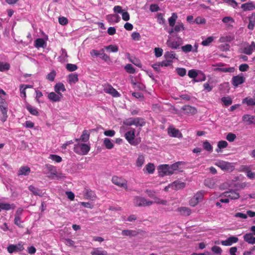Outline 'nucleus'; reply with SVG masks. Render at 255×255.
<instances>
[{
    "instance_id": "1",
    "label": "nucleus",
    "mask_w": 255,
    "mask_h": 255,
    "mask_svg": "<svg viewBox=\"0 0 255 255\" xmlns=\"http://www.w3.org/2000/svg\"><path fill=\"white\" fill-rule=\"evenodd\" d=\"M44 173L47 174V176L51 179H60L65 177L61 172H58L55 166L47 164L44 167Z\"/></svg>"
},
{
    "instance_id": "2",
    "label": "nucleus",
    "mask_w": 255,
    "mask_h": 255,
    "mask_svg": "<svg viewBox=\"0 0 255 255\" xmlns=\"http://www.w3.org/2000/svg\"><path fill=\"white\" fill-rule=\"evenodd\" d=\"M221 197L225 198L220 199L222 203H228L231 200L238 199L240 197V194L236 190L230 189L227 191L224 192L220 196Z\"/></svg>"
},
{
    "instance_id": "3",
    "label": "nucleus",
    "mask_w": 255,
    "mask_h": 255,
    "mask_svg": "<svg viewBox=\"0 0 255 255\" xmlns=\"http://www.w3.org/2000/svg\"><path fill=\"white\" fill-rule=\"evenodd\" d=\"M77 142V143L74 145V151L79 155H86L90 150V146L80 141Z\"/></svg>"
},
{
    "instance_id": "4",
    "label": "nucleus",
    "mask_w": 255,
    "mask_h": 255,
    "mask_svg": "<svg viewBox=\"0 0 255 255\" xmlns=\"http://www.w3.org/2000/svg\"><path fill=\"white\" fill-rule=\"evenodd\" d=\"M205 193V191L203 190L197 192L196 194H195V195L190 200V205L192 207H194L199 203L201 202L203 199Z\"/></svg>"
},
{
    "instance_id": "5",
    "label": "nucleus",
    "mask_w": 255,
    "mask_h": 255,
    "mask_svg": "<svg viewBox=\"0 0 255 255\" xmlns=\"http://www.w3.org/2000/svg\"><path fill=\"white\" fill-rule=\"evenodd\" d=\"M133 203L135 206H149L153 204V201H149L143 197L136 196L134 198Z\"/></svg>"
},
{
    "instance_id": "6",
    "label": "nucleus",
    "mask_w": 255,
    "mask_h": 255,
    "mask_svg": "<svg viewBox=\"0 0 255 255\" xmlns=\"http://www.w3.org/2000/svg\"><path fill=\"white\" fill-rule=\"evenodd\" d=\"M215 165L226 171L231 172L235 169L232 163L223 160L217 161L215 163Z\"/></svg>"
},
{
    "instance_id": "7",
    "label": "nucleus",
    "mask_w": 255,
    "mask_h": 255,
    "mask_svg": "<svg viewBox=\"0 0 255 255\" xmlns=\"http://www.w3.org/2000/svg\"><path fill=\"white\" fill-rule=\"evenodd\" d=\"M255 51V42L252 41L251 43L246 42L243 44L242 53L250 55Z\"/></svg>"
},
{
    "instance_id": "8",
    "label": "nucleus",
    "mask_w": 255,
    "mask_h": 255,
    "mask_svg": "<svg viewBox=\"0 0 255 255\" xmlns=\"http://www.w3.org/2000/svg\"><path fill=\"white\" fill-rule=\"evenodd\" d=\"M159 174L161 176L173 174L172 170L170 165L168 164L160 165L158 167Z\"/></svg>"
},
{
    "instance_id": "9",
    "label": "nucleus",
    "mask_w": 255,
    "mask_h": 255,
    "mask_svg": "<svg viewBox=\"0 0 255 255\" xmlns=\"http://www.w3.org/2000/svg\"><path fill=\"white\" fill-rule=\"evenodd\" d=\"M188 75L189 76V77L191 78H194V81L197 82L205 81L206 79V76L202 73H201L200 75L198 76L199 77L197 78V79H195L196 77L198 76V74L195 70H189L188 73Z\"/></svg>"
},
{
    "instance_id": "10",
    "label": "nucleus",
    "mask_w": 255,
    "mask_h": 255,
    "mask_svg": "<svg viewBox=\"0 0 255 255\" xmlns=\"http://www.w3.org/2000/svg\"><path fill=\"white\" fill-rule=\"evenodd\" d=\"M185 187V183L180 181H175L169 184L168 186L165 188V191H168V188H171L173 190H179L183 189Z\"/></svg>"
},
{
    "instance_id": "11",
    "label": "nucleus",
    "mask_w": 255,
    "mask_h": 255,
    "mask_svg": "<svg viewBox=\"0 0 255 255\" xmlns=\"http://www.w3.org/2000/svg\"><path fill=\"white\" fill-rule=\"evenodd\" d=\"M182 40L181 38L178 37L176 40H172L170 38L167 41L166 44L168 46L172 49H176L182 44Z\"/></svg>"
},
{
    "instance_id": "12",
    "label": "nucleus",
    "mask_w": 255,
    "mask_h": 255,
    "mask_svg": "<svg viewBox=\"0 0 255 255\" xmlns=\"http://www.w3.org/2000/svg\"><path fill=\"white\" fill-rule=\"evenodd\" d=\"M112 181L113 183L118 186L119 187L125 188H127V181L121 177L115 176L113 177Z\"/></svg>"
},
{
    "instance_id": "13",
    "label": "nucleus",
    "mask_w": 255,
    "mask_h": 255,
    "mask_svg": "<svg viewBox=\"0 0 255 255\" xmlns=\"http://www.w3.org/2000/svg\"><path fill=\"white\" fill-rule=\"evenodd\" d=\"M7 251L9 253L11 254L14 252H18L22 251L24 250L23 244L19 243L16 245H10L7 248Z\"/></svg>"
},
{
    "instance_id": "14",
    "label": "nucleus",
    "mask_w": 255,
    "mask_h": 255,
    "mask_svg": "<svg viewBox=\"0 0 255 255\" xmlns=\"http://www.w3.org/2000/svg\"><path fill=\"white\" fill-rule=\"evenodd\" d=\"M105 93L111 95L114 97H119L120 94L111 85H105L104 88Z\"/></svg>"
},
{
    "instance_id": "15",
    "label": "nucleus",
    "mask_w": 255,
    "mask_h": 255,
    "mask_svg": "<svg viewBox=\"0 0 255 255\" xmlns=\"http://www.w3.org/2000/svg\"><path fill=\"white\" fill-rule=\"evenodd\" d=\"M135 137V130L134 129L127 131L125 134V137L128 142L132 145H136L137 143L135 142L134 139Z\"/></svg>"
},
{
    "instance_id": "16",
    "label": "nucleus",
    "mask_w": 255,
    "mask_h": 255,
    "mask_svg": "<svg viewBox=\"0 0 255 255\" xmlns=\"http://www.w3.org/2000/svg\"><path fill=\"white\" fill-rule=\"evenodd\" d=\"M245 81V78L241 75L234 76L232 79V83L235 87H237L239 85L244 83Z\"/></svg>"
},
{
    "instance_id": "17",
    "label": "nucleus",
    "mask_w": 255,
    "mask_h": 255,
    "mask_svg": "<svg viewBox=\"0 0 255 255\" xmlns=\"http://www.w3.org/2000/svg\"><path fill=\"white\" fill-rule=\"evenodd\" d=\"M239 239L235 236H231L227 238L226 240L222 241L221 244L225 246H230L233 244L236 243L238 242Z\"/></svg>"
},
{
    "instance_id": "18",
    "label": "nucleus",
    "mask_w": 255,
    "mask_h": 255,
    "mask_svg": "<svg viewBox=\"0 0 255 255\" xmlns=\"http://www.w3.org/2000/svg\"><path fill=\"white\" fill-rule=\"evenodd\" d=\"M168 133L172 137L180 138L182 136V133L179 130L176 129L173 127H170L168 128Z\"/></svg>"
},
{
    "instance_id": "19",
    "label": "nucleus",
    "mask_w": 255,
    "mask_h": 255,
    "mask_svg": "<svg viewBox=\"0 0 255 255\" xmlns=\"http://www.w3.org/2000/svg\"><path fill=\"white\" fill-rule=\"evenodd\" d=\"M90 132L89 130L85 129L83 131L82 134L79 138H75L76 141L87 142L90 137Z\"/></svg>"
},
{
    "instance_id": "20",
    "label": "nucleus",
    "mask_w": 255,
    "mask_h": 255,
    "mask_svg": "<svg viewBox=\"0 0 255 255\" xmlns=\"http://www.w3.org/2000/svg\"><path fill=\"white\" fill-rule=\"evenodd\" d=\"M29 190L32 193V194L35 196H38L40 197H42L44 195V192L43 191L33 185H30L28 186Z\"/></svg>"
},
{
    "instance_id": "21",
    "label": "nucleus",
    "mask_w": 255,
    "mask_h": 255,
    "mask_svg": "<svg viewBox=\"0 0 255 255\" xmlns=\"http://www.w3.org/2000/svg\"><path fill=\"white\" fill-rule=\"evenodd\" d=\"M243 121L248 125L255 124V117L249 114L244 115L242 117Z\"/></svg>"
},
{
    "instance_id": "22",
    "label": "nucleus",
    "mask_w": 255,
    "mask_h": 255,
    "mask_svg": "<svg viewBox=\"0 0 255 255\" xmlns=\"http://www.w3.org/2000/svg\"><path fill=\"white\" fill-rule=\"evenodd\" d=\"M184 113L187 115H193L197 113V109L194 107L189 105H185L182 108Z\"/></svg>"
},
{
    "instance_id": "23",
    "label": "nucleus",
    "mask_w": 255,
    "mask_h": 255,
    "mask_svg": "<svg viewBox=\"0 0 255 255\" xmlns=\"http://www.w3.org/2000/svg\"><path fill=\"white\" fill-rule=\"evenodd\" d=\"M63 97L62 95H60L56 92H51L48 95V99L54 102H59L62 98Z\"/></svg>"
},
{
    "instance_id": "24",
    "label": "nucleus",
    "mask_w": 255,
    "mask_h": 255,
    "mask_svg": "<svg viewBox=\"0 0 255 255\" xmlns=\"http://www.w3.org/2000/svg\"><path fill=\"white\" fill-rule=\"evenodd\" d=\"M184 25L182 22H177L169 31V33L171 34L173 32H178L184 30Z\"/></svg>"
},
{
    "instance_id": "25",
    "label": "nucleus",
    "mask_w": 255,
    "mask_h": 255,
    "mask_svg": "<svg viewBox=\"0 0 255 255\" xmlns=\"http://www.w3.org/2000/svg\"><path fill=\"white\" fill-rule=\"evenodd\" d=\"M254 236V235L250 233H247L244 236V240L249 244H255V237Z\"/></svg>"
},
{
    "instance_id": "26",
    "label": "nucleus",
    "mask_w": 255,
    "mask_h": 255,
    "mask_svg": "<svg viewBox=\"0 0 255 255\" xmlns=\"http://www.w3.org/2000/svg\"><path fill=\"white\" fill-rule=\"evenodd\" d=\"M138 232L136 230H124L122 232V235L124 236H128L129 237H133L137 236L138 234Z\"/></svg>"
},
{
    "instance_id": "27",
    "label": "nucleus",
    "mask_w": 255,
    "mask_h": 255,
    "mask_svg": "<svg viewBox=\"0 0 255 255\" xmlns=\"http://www.w3.org/2000/svg\"><path fill=\"white\" fill-rule=\"evenodd\" d=\"M91 254V255H108V253L102 248H95L92 250Z\"/></svg>"
},
{
    "instance_id": "28",
    "label": "nucleus",
    "mask_w": 255,
    "mask_h": 255,
    "mask_svg": "<svg viewBox=\"0 0 255 255\" xmlns=\"http://www.w3.org/2000/svg\"><path fill=\"white\" fill-rule=\"evenodd\" d=\"M30 172V168L29 167H28L27 166H21L20 167V168L17 172V175L18 176H21V175L27 176L29 174Z\"/></svg>"
},
{
    "instance_id": "29",
    "label": "nucleus",
    "mask_w": 255,
    "mask_h": 255,
    "mask_svg": "<svg viewBox=\"0 0 255 255\" xmlns=\"http://www.w3.org/2000/svg\"><path fill=\"white\" fill-rule=\"evenodd\" d=\"M216 183V179L213 178H209L205 180L204 184L210 188H214Z\"/></svg>"
},
{
    "instance_id": "30",
    "label": "nucleus",
    "mask_w": 255,
    "mask_h": 255,
    "mask_svg": "<svg viewBox=\"0 0 255 255\" xmlns=\"http://www.w3.org/2000/svg\"><path fill=\"white\" fill-rule=\"evenodd\" d=\"M55 92L60 95H62L61 92H64L66 91L64 85L62 83H58L54 86Z\"/></svg>"
},
{
    "instance_id": "31",
    "label": "nucleus",
    "mask_w": 255,
    "mask_h": 255,
    "mask_svg": "<svg viewBox=\"0 0 255 255\" xmlns=\"http://www.w3.org/2000/svg\"><path fill=\"white\" fill-rule=\"evenodd\" d=\"M241 8L244 11L253 10L255 9V5L253 2H247L241 5Z\"/></svg>"
},
{
    "instance_id": "32",
    "label": "nucleus",
    "mask_w": 255,
    "mask_h": 255,
    "mask_svg": "<svg viewBox=\"0 0 255 255\" xmlns=\"http://www.w3.org/2000/svg\"><path fill=\"white\" fill-rule=\"evenodd\" d=\"M21 212L22 210L18 209L16 213L14 218V224L20 228L23 227L21 225L22 222L20 217V214H21Z\"/></svg>"
},
{
    "instance_id": "33",
    "label": "nucleus",
    "mask_w": 255,
    "mask_h": 255,
    "mask_svg": "<svg viewBox=\"0 0 255 255\" xmlns=\"http://www.w3.org/2000/svg\"><path fill=\"white\" fill-rule=\"evenodd\" d=\"M107 20L110 22L117 23L120 20V17L117 14H108L106 16Z\"/></svg>"
},
{
    "instance_id": "34",
    "label": "nucleus",
    "mask_w": 255,
    "mask_h": 255,
    "mask_svg": "<svg viewBox=\"0 0 255 255\" xmlns=\"http://www.w3.org/2000/svg\"><path fill=\"white\" fill-rule=\"evenodd\" d=\"M177 211L183 216H189L191 213V209L186 207H181L177 209Z\"/></svg>"
},
{
    "instance_id": "35",
    "label": "nucleus",
    "mask_w": 255,
    "mask_h": 255,
    "mask_svg": "<svg viewBox=\"0 0 255 255\" xmlns=\"http://www.w3.org/2000/svg\"><path fill=\"white\" fill-rule=\"evenodd\" d=\"M78 81V75L77 74H70L68 75V82L70 84H75Z\"/></svg>"
},
{
    "instance_id": "36",
    "label": "nucleus",
    "mask_w": 255,
    "mask_h": 255,
    "mask_svg": "<svg viewBox=\"0 0 255 255\" xmlns=\"http://www.w3.org/2000/svg\"><path fill=\"white\" fill-rule=\"evenodd\" d=\"M25 107L26 109L28 111V112L32 115L34 116H38V112L36 108L35 107H32L31 105H30L28 103H26L25 104Z\"/></svg>"
},
{
    "instance_id": "37",
    "label": "nucleus",
    "mask_w": 255,
    "mask_h": 255,
    "mask_svg": "<svg viewBox=\"0 0 255 255\" xmlns=\"http://www.w3.org/2000/svg\"><path fill=\"white\" fill-rule=\"evenodd\" d=\"M172 63V60L165 59L164 61L155 64L154 66H158L159 67H167L171 65Z\"/></svg>"
},
{
    "instance_id": "38",
    "label": "nucleus",
    "mask_w": 255,
    "mask_h": 255,
    "mask_svg": "<svg viewBox=\"0 0 255 255\" xmlns=\"http://www.w3.org/2000/svg\"><path fill=\"white\" fill-rule=\"evenodd\" d=\"M242 103L248 106H255V98L247 97L243 100Z\"/></svg>"
},
{
    "instance_id": "39",
    "label": "nucleus",
    "mask_w": 255,
    "mask_h": 255,
    "mask_svg": "<svg viewBox=\"0 0 255 255\" xmlns=\"http://www.w3.org/2000/svg\"><path fill=\"white\" fill-rule=\"evenodd\" d=\"M144 156L142 154L139 155L136 160V166L139 168L141 167L144 163Z\"/></svg>"
},
{
    "instance_id": "40",
    "label": "nucleus",
    "mask_w": 255,
    "mask_h": 255,
    "mask_svg": "<svg viewBox=\"0 0 255 255\" xmlns=\"http://www.w3.org/2000/svg\"><path fill=\"white\" fill-rule=\"evenodd\" d=\"M255 26V13H253L249 17V23L248 26L249 29L253 30Z\"/></svg>"
},
{
    "instance_id": "41",
    "label": "nucleus",
    "mask_w": 255,
    "mask_h": 255,
    "mask_svg": "<svg viewBox=\"0 0 255 255\" xmlns=\"http://www.w3.org/2000/svg\"><path fill=\"white\" fill-rule=\"evenodd\" d=\"M103 144L108 149H111L114 147V144L110 138H105L103 140Z\"/></svg>"
},
{
    "instance_id": "42",
    "label": "nucleus",
    "mask_w": 255,
    "mask_h": 255,
    "mask_svg": "<svg viewBox=\"0 0 255 255\" xmlns=\"http://www.w3.org/2000/svg\"><path fill=\"white\" fill-rule=\"evenodd\" d=\"M177 15L175 13H173L171 17L168 18V22L169 25L173 27L175 25L176 21L177 19Z\"/></svg>"
},
{
    "instance_id": "43",
    "label": "nucleus",
    "mask_w": 255,
    "mask_h": 255,
    "mask_svg": "<svg viewBox=\"0 0 255 255\" xmlns=\"http://www.w3.org/2000/svg\"><path fill=\"white\" fill-rule=\"evenodd\" d=\"M145 170L149 174H152L155 170V167L153 163H149L146 165L143 170Z\"/></svg>"
},
{
    "instance_id": "44",
    "label": "nucleus",
    "mask_w": 255,
    "mask_h": 255,
    "mask_svg": "<svg viewBox=\"0 0 255 255\" xmlns=\"http://www.w3.org/2000/svg\"><path fill=\"white\" fill-rule=\"evenodd\" d=\"M133 125H134L136 127H142L145 124L144 120L142 119L139 118H133Z\"/></svg>"
},
{
    "instance_id": "45",
    "label": "nucleus",
    "mask_w": 255,
    "mask_h": 255,
    "mask_svg": "<svg viewBox=\"0 0 255 255\" xmlns=\"http://www.w3.org/2000/svg\"><path fill=\"white\" fill-rule=\"evenodd\" d=\"M45 42L43 38H37L34 42V46L36 48L43 47Z\"/></svg>"
},
{
    "instance_id": "46",
    "label": "nucleus",
    "mask_w": 255,
    "mask_h": 255,
    "mask_svg": "<svg viewBox=\"0 0 255 255\" xmlns=\"http://www.w3.org/2000/svg\"><path fill=\"white\" fill-rule=\"evenodd\" d=\"M252 169L255 170V166L254 167L253 165H242L240 167V170L241 171L246 173V174L249 171H250Z\"/></svg>"
},
{
    "instance_id": "47",
    "label": "nucleus",
    "mask_w": 255,
    "mask_h": 255,
    "mask_svg": "<svg viewBox=\"0 0 255 255\" xmlns=\"http://www.w3.org/2000/svg\"><path fill=\"white\" fill-rule=\"evenodd\" d=\"M105 48L107 51L111 52H117L119 50V47L116 45H110L108 46H105Z\"/></svg>"
},
{
    "instance_id": "48",
    "label": "nucleus",
    "mask_w": 255,
    "mask_h": 255,
    "mask_svg": "<svg viewBox=\"0 0 255 255\" xmlns=\"http://www.w3.org/2000/svg\"><path fill=\"white\" fill-rule=\"evenodd\" d=\"M85 197L87 199H93L95 196L94 193L89 189H86L84 193Z\"/></svg>"
},
{
    "instance_id": "49",
    "label": "nucleus",
    "mask_w": 255,
    "mask_h": 255,
    "mask_svg": "<svg viewBox=\"0 0 255 255\" xmlns=\"http://www.w3.org/2000/svg\"><path fill=\"white\" fill-rule=\"evenodd\" d=\"M215 70L223 72L233 73L235 71V68L234 67L217 68Z\"/></svg>"
},
{
    "instance_id": "50",
    "label": "nucleus",
    "mask_w": 255,
    "mask_h": 255,
    "mask_svg": "<svg viewBox=\"0 0 255 255\" xmlns=\"http://www.w3.org/2000/svg\"><path fill=\"white\" fill-rule=\"evenodd\" d=\"M10 65L6 62H0V71L3 72L9 69Z\"/></svg>"
},
{
    "instance_id": "51",
    "label": "nucleus",
    "mask_w": 255,
    "mask_h": 255,
    "mask_svg": "<svg viewBox=\"0 0 255 255\" xmlns=\"http://www.w3.org/2000/svg\"><path fill=\"white\" fill-rule=\"evenodd\" d=\"M221 101L225 106H229L232 104V100L230 97H224L222 98Z\"/></svg>"
},
{
    "instance_id": "52",
    "label": "nucleus",
    "mask_w": 255,
    "mask_h": 255,
    "mask_svg": "<svg viewBox=\"0 0 255 255\" xmlns=\"http://www.w3.org/2000/svg\"><path fill=\"white\" fill-rule=\"evenodd\" d=\"M181 49L183 52H184L185 53H187L189 52L192 51L193 46L191 44H188L182 46Z\"/></svg>"
},
{
    "instance_id": "53",
    "label": "nucleus",
    "mask_w": 255,
    "mask_h": 255,
    "mask_svg": "<svg viewBox=\"0 0 255 255\" xmlns=\"http://www.w3.org/2000/svg\"><path fill=\"white\" fill-rule=\"evenodd\" d=\"M133 87L135 90L143 91L145 88L144 85H143L142 83H139V82L133 83Z\"/></svg>"
},
{
    "instance_id": "54",
    "label": "nucleus",
    "mask_w": 255,
    "mask_h": 255,
    "mask_svg": "<svg viewBox=\"0 0 255 255\" xmlns=\"http://www.w3.org/2000/svg\"><path fill=\"white\" fill-rule=\"evenodd\" d=\"M203 147L204 149L208 151H212L213 147L211 144L207 140L203 143Z\"/></svg>"
},
{
    "instance_id": "55",
    "label": "nucleus",
    "mask_w": 255,
    "mask_h": 255,
    "mask_svg": "<svg viewBox=\"0 0 255 255\" xmlns=\"http://www.w3.org/2000/svg\"><path fill=\"white\" fill-rule=\"evenodd\" d=\"M56 75V72L55 70H52L50 73H49L46 76V79L51 81L52 82L54 80L55 76Z\"/></svg>"
},
{
    "instance_id": "56",
    "label": "nucleus",
    "mask_w": 255,
    "mask_h": 255,
    "mask_svg": "<svg viewBox=\"0 0 255 255\" xmlns=\"http://www.w3.org/2000/svg\"><path fill=\"white\" fill-rule=\"evenodd\" d=\"M49 158L57 163H59L62 161V158L60 156L55 154H50Z\"/></svg>"
},
{
    "instance_id": "57",
    "label": "nucleus",
    "mask_w": 255,
    "mask_h": 255,
    "mask_svg": "<svg viewBox=\"0 0 255 255\" xmlns=\"http://www.w3.org/2000/svg\"><path fill=\"white\" fill-rule=\"evenodd\" d=\"M175 53L173 51L166 52L164 54V57L165 59H170L171 60H172L173 59L175 58Z\"/></svg>"
},
{
    "instance_id": "58",
    "label": "nucleus",
    "mask_w": 255,
    "mask_h": 255,
    "mask_svg": "<svg viewBox=\"0 0 255 255\" xmlns=\"http://www.w3.org/2000/svg\"><path fill=\"white\" fill-rule=\"evenodd\" d=\"M214 40V37L213 36H209L202 42V44L203 46H208L212 42H213Z\"/></svg>"
},
{
    "instance_id": "59",
    "label": "nucleus",
    "mask_w": 255,
    "mask_h": 255,
    "mask_svg": "<svg viewBox=\"0 0 255 255\" xmlns=\"http://www.w3.org/2000/svg\"><path fill=\"white\" fill-rule=\"evenodd\" d=\"M181 164H182V162L179 161L170 165L171 168V170H172L173 174L174 173L175 171L177 170L179 168V166Z\"/></svg>"
},
{
    "instance_id": "60",
    "label": "nucleus",
    "mask_w": 255,
    "mask_h": 255,
    "mask_svg": "<svg viewBox=\"0 0 255 255\" xmlns=\"http://www.w3.org/2000/svg\"><path fill=\"white\" fill-rule=\"evenodd\" d=\"M66 68L69 71L73 72L76 70L78 67L75 64L68 63L66 64Z\"/></svg>"
},
{
    "instance_id": "61",
    "label": "nucleus",
    "mask_w": 255,
    "mask_h": 255,
    "mask_svg": "<svg viewBox=\"0 0 255 255\" xmlns=\"http://www.w3.org/2000/svg\"><path fill=\"white\" fill-rule=\"evenodd\" d=\"M125 69L129 73L133 74L135 73V69L131 64H128L125 66Z\"/></svg>"
},
{
    "instance_id": "62",
    "label": "nucleus",
    "mask_w": 255,
    "mask_h": 255,
    "mask_svg": "<svg viewBox=\"0 0 255 255\" xmlns=\"http://www.w3.org/2000/svg\"><path fill=\"white\" fill-rule=\"evenodd\" d=\"M0 207L2 210H9L13 208V205L9 204H1L0 205Z\"/></svg>"
},
{
    "instance_id": "63",
    "label": "nucleus",
    "mask_w": 255,
    "mask_h": 255,
    "mask_svg": "<svg viewBox=\"0 0 255 255\" xmlns=\"http://www.w3.org/2000/svg\"><path fill=\"white\" fill-rule=\"evenodd\" d=\"M2 103H0V110L1 112V114H5V113H7V104L6 103L2 104Z\"/></svg>"
},
{
    "instance_id": "64",
    "label": "nucleus",
    "mask_w": 255,
    "mask_h": 255,
    "mask_svg": "<svg viewBox=\"0 0 255 255\" xmlns=\"http://www.w3.org/2000/svg\"><path fill=\"white\" fill-rule=\"evenodd\" d=\"M176 70L178 74L180 76L183 77L186 74V70L185 68H178Z\"/></svg>"
}]
</instances>
